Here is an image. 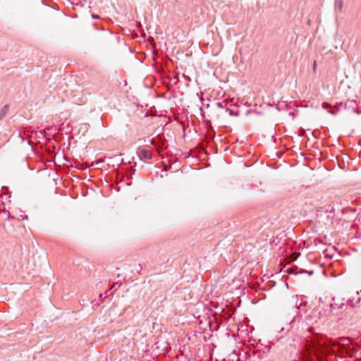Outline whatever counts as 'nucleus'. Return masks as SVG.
I'll use <instances>...</instances> for the list:
<instances>
[{"instance_id": "1", "label": "nucleus", "mask_w": 361, "mask_h": 361, "mask_svg": "<svg viewBox=\"0 0 361 361\" xmlns=\"http://www.w3.org/2000/svg\"><path fill=\"white\" fill-rule=\"evenodd\" d=\"M150 143L158 150V151H163L166 149V140L165 139L158 135L155 138H152L150 140Z\"/></svg>"}, {"instance_id": "2", "label": "nucleus", "mask_w": 361, "mask_h": 361, "mask_svg": "<svg viewBox=\"0 0 361 361\" xmlns=\"http://www.w3.org/2000/svg\"><path fill=\"white\" fill-rule=\"evenodd\" d=\"M343 105V103H340L336 107H333L331 104L324 102L322 103V106L324 109L327 110L329 114L336 115Z\"/></svg>"}, {"instance_id": "3", "label": "nucleus", "mask_w": 361, "mask_h": 361, "mask_svg": "<svg viewBox=\"0 0 361 361\" xmlns=\"http://www.w3.org/2000/svg\"><path fill=\"white\" fill-rule=\"evenodd\" d=\"M291 328H292L291 322L286 323L283 326L279 324L276 326V331H278L280 333H282L281 336H280L281 338L283 337L284 335L287 334L288 332L290 330Z\"/></svg>"}, {"instance_id": "4", "label": "nucleus", "mask_w": 361, "mask_h": 361, "mask_svg": "<svg viewBox=\"0 0 361 361\" xmlns=\"http://www.w3.org/2000/svg\"><path fill=\"white\" fill-rule=\"evenodd\" d=\"M333 347H334V345H333L331 343H326V341H319L317 344V346H315L316 348H317L318 350H326L327 352H333L334 351V350L333 349Z\"/></svg>"}, {"instance_id": "5", "label": "nucleus", "mask_w": 361, "mask_h": 361, "mask_svg": "<svg viewBox=\"0 0 361 361\" xmlns=\"http://www.w3.org/2000/svg\"><path fill=\"white\" fill-rule=\"evenodd\" d=\"M336 345L338 346V350H340L342 353L347 354L348 355H353V350L348 344L338 343Z\"/></svg>"}, {"instance_id": "6", "label": "nucleus", "mask_w": 361, "mask_h": 361, "mask_svg": "<svg viewBox=\"0 0 361 361\" xmlns=\"http://www.w3.org/2000/svg\"><path fill=\"white\" fill-rule=\"evenodd\" d=\"M216 133L212 128L211 123L209 122V125L207 126V130L206 133L207 138L210 141L212 140L215 137Z\"/></svg>"}, {"instance_id": "7", "label": "nucleus", "mask_w": 361, "mask_h": 361, "mask_svg": "<svg viewBox=\"0 0 361 361\" xmlns=\"http://www.w3.org/2000/svg\"><path fill=\"white\" fill-rule=\"evenodd\" d=\"M139 157H140L141 159H145V160H150L152 158V155L151 152L146 149H142L140 152Z\"/></svg>"}, {"instance_id": "8", "label": "nucleus", "mask_w": 361, "mask_h": 361, "mask_svg": "<svg viewBox=\"0 0 361 361\" xmlns=\"http://www.w3.org/2000/svg\"><path fill=\"white\" fill-rule=\"evenodd\" d=\"M9 111V105L5 104L0 110V121L3 120Z\"/></svg>"}, {"instance_id": "9", "label": "nucleus", "mask_w": 361, "mask_h": 361, "mask_svg": "<svg viewBox=\"0 0 361 361\" xmlns=\"http://www.w3.org/2000/svg\"><path fill=\"white\" fill-rule=\"evenodd\" d=\"M342 7H343V1L342 0H336V9H338L339 11H341Z\"/></svg>"}, {"instance_id": "10", "label": "nucleus", "mask_w": 361, "mask_h": 361, "mask_svg": "<svg viewBox=\"0 0 361 361\" xmlns=\"http://www.w3.org/2000/svg\"><path fill=\"white\" fill-rule=\"evenodd\" d=\"M216 106L220 109L226 108V104L224 102H216Z\"/></svg>"}, {"instance_id": "11", "label": "nucleus", "mask_w": 361, "mask_h": 361, "mask_svg": "<svg viewBox=\"0 0 361 361\" xmlns=\"http://www.w3.org/2000/svg\"><path fill=\"white\" fill-rule=\"evenodd\" d=\"M226 111L228 112V114L230 116H238V112H235L234 113L233 110H231V109L226 107Z\"/></svg>"}, {"instance_id": "12", "label": "nucleus", "mask_w": 361, "mask_h": 361, "mask_svg": "<svg viewBox=\"0 0 361 361\" xmlns=\"http://www.w3.org/2000/svg\"><path fill=\"white\" fill-rule=\"evenodd\" d=\"M306 303H307L306 301H301V302H300L299 304H298V301H297L295 303V306L297 307V308H299L300 307H301L302 305H305Z\"/></svg>"}, {"instance_id": "13", "label": "nucleus", "mask_w": 361, "mask_h": 361, "mask_svg": "<svg viewBox=\"0 0 361 361\" xmlns=\"http://www.w3.org/2000/svg\"><path fill=\"white\" fill-rule=\"evenodd\" d=\"M92 26H93V27H94V29H95V30H104V28H103V27H102L99 26V25H97V23H93V24H92Z\"/></svg>"}, {"instance_id": "14", "label": "nucleus", "mask_w": 361, "mask_h": 361, "mask_svg": "<svg viewBox=\"0 0 361 361\" xmlns=\"http://www.w3.org/2000/svg\"><path fill=\"white\" fill-rule=\"evenodd\" d=\"M304 272L307 273L310 276H312L314 274V271L313 270L305 271Z\"/></svg>"}, {"instance_id": "15", "label": "nucleus", "mask_w": 361, "mask_h": 361, "mask_svg": "<svg viewBox=\"0 0 361 361\" xmlns=\"http://www.w3.org/2000/svg\"><path fill=\"white\" fill-rule=\"evenodd\" d=\"M92 18H94V19H96V18H97V19L100 18V17H99L98 15H96V14H92Z\"/></svg>"}, {"instance_id": "16", "label": "nucleus", "mask_w": 361, "mask_h": 361, "mask_svg": "<svg viewBox=\"0 0 361 361\" xmlns=\"http://www.w3.org/2000/svg\"><path fill=\"white\" fill-rule=\"evenodd\" d=\"M336 305H336V303H334V304H331V308H332V309H335V308H336Z\"/></svg>"}, {"instance_id": "17", "label": "nucleus", "mask_w": 361, "mask_h": 361, "mask_svg": "<svg viewBox=\"0 0 361 361\" xmlns=\"http://www.w3.org/2000/svg\"><path fill=\"white\" fill-rule=\"evenodd\" d=\"M183 76L186 78V80H188V81H190V78L188 76H186L185 75H183Z\"/></svg>"}, {"instance_id": "18", "label": "nucleus", "mask_w": 361, "mask_h": 361, "mask_svg": "<svg viewBox=\"0 0 361 361\" xmlns=\"http://www.w3.org/2000/svg\"><path fill=\"white\" fill-rule=\"evenodd\" d=\"M276 108H277V109H278L279 111H280L281 107H280L279 104H278V105H277Z\"/></svg>"}, {"instance_id": "19", "label": "nucleus", "mask_w": 361, "mask_h": 361, "mask_svg": "<svg viewBox=\"0 0 361 361\" xmlns=\"http://www.w3.org/2000/svg\"><path fill=\"white\" fill-rule=\"evenodd\" d=\"M349 104H355V102L353 101H350V102H349Z\"/></svg>"}, {"instance_id": "20", "label": "nucleus", "mask_w": 361, "mask_h": 361, "mask_svg": "<svg viewBox=\"0 0 361 361\" xmlns=\"http://www.w3.org/2000/svg\"><path fill=\"white\" fill-rule=\"evenodd\" d=\"M343 305H344V303H341V305L339 306V308H342Z\"/></svg>"}, {"instance_id": "21", "label": "nucleus", "mask_w": 361, "mask_h": 361, "mask_svg": "<svg viewBox=\"0 0 361 361\" xmlns=\"http://www.w3.org/2000/svg\"><path fill=\"white\" fill-rule=\"evenodd\" d=\"M289 115H291V116H294V113L293 112H290Z\"/></svg>"}, {"instance_id": "22", "label": "nucleus", "mask_w": 361, "mask_h": 361, "mask_svg": "<svg viewBox=\"0 0 361 361\" xmlns=\"http://www.w3.org/2000/svg\"><path fill=\"white\" fill-rule=\"evenodd\" d=\"M347 106H348V104H347V103H345V104H344V107H345V108H347Z\"/></svg>"}, {"instance_id": "23", "label": "nucleus", "mask_w": 361, "mask_h": 361, "mask_svg": "<svg viewBox=\"0 0 361 361\" xmlns=\"http://www.w3.org/2000/svg\"><path fill=\"white\" fill-rule=\"evenodd\" d=\"M200 111H201V112H202V111H203V109H202V107H200Z\"/></svg>"}, {"instance_id": "24", "label": "nucleus", "mask_w": 361, "mask_h": 361, "mask_svg": "<svg viewBox=\"0 0 361 361\" xmlns=\"http://www.w3.org/2000/svg\"><path fill=\"white\" fill-rule=\"evenodd\" d=\"M315 67H316V62L314 61V68L315 69Z\"/></svg>"}, {"instance_id": "25", "label": "nucleus", "mask_w": 361, "mask_h": 361, "mask_svg": "<svg viewBox=\"0 0 361 361\" xmlns=\"http://www.w3.org/2000/svg\"><path fill=\"white\" fill-rule=\"evenodd\" d=\"M350 302H352V300H348V303H350Z\"/></svg>"}, {"instance_id": "26", "label": "nucleus", "mask_w": 361, "mask_h": 361, "mask_svg": "<svg viewBox=\"0 0 361 361\" xmlns=\"http://www.w3.org/2000/svg\"><path fill=\"white\" fill-rule=\"evenodd\" d=\"M357 114H361V111H357Z\"/></svg>"}]
</instances>
